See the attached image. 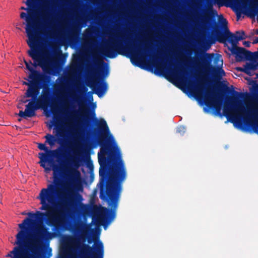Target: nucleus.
Instances as JSON below:
<instances>
[{"label": "nucleus", "mask_w": 258, "mask_h": 258, "mask_svg": "<svg viewBox=\"0 0 258 258\" xmlns=\"http://www.w3.org/2000/svg\"><path fill=\"white\" fill-rule=\"evenodd\" d=\"M69 245L60 255L61 258H103L104 246L103 243L96 241L91 237L88 238V242L90 244L82 243L79 237L69 236L68 238Z\"/></svg>", "instance_id": "obj_1"}, {"label": "nucleus", "mask_w": 258, "mask_h": 258, "mask_svg": "<svg viewBox=\"0 0 258 258\" xmlns=\"http://www.w3.org/2000/svg\"><path fill=\"white\" fill-rule=\"evenodd\" d=\"M21 214L23 215H28L29 217H26L22 223L18 225L21 230L16 235V240L15 242V244L18 246H15L13 250L6 255L7 257H11L13 254L14 255L13 258H24L27 254L30 253L24 252V247L27 243L29 228L35 223L36 214L25 212H22Z\"/></svg>", "instance_id": "obj_2"}, {"label": "nucleus", "mask_w": 258, "mask_h": 258, "mask_svg": "<svg viewBox=\"0 0 258 258\" xmlns=\"http://www.w3.org/2000/svg\"><path fill=\"white\" fill-rule=\"evenodd\" d=\"M99 126L103 130L102 136L108 138L113 145L115 155L112 152L111 158L113 162V169L116 178L118 180H122L125 177V171L123 161L121 159V156L120 150L116 145L115 140L110 134L106 122L103 119L99 120Z\"/></svg>", "instance_id": "obj_3"}, {"label": "nucleus", "mask_w": 258, "mask_h": 258, "mask_svg": "<svg viewBox=\"0 0 258 258\" xmlns=\"http://www.w3.org/2000/svg\"><path fill=\"white\" fill-rule=\"evenodd\" d=\"M41 2V0H26V2H24L27 8H25L22 7L21 9L25 10L26 13L22 12L20 14V17L26 21V26H36L40 20H45L50 16H47L43 17L38 14V9Z\"/></svg>", "instance_id": "obj_4"}, {"label": "nucleus", "mask_w": 258, "mask_h": 258, "mask_svg": "<svg viewBox=\"0 0 258 258\" xmlns=\"http://www.w3.org/2000/svg\"><path fill=\"white\" fill-rule=\"evenodd\" d=\"M63 212L84 213L91 215L96 226L102 225L105 229L114 219L116 211H62Z\"/></svg>", "instance_id": "obj_5"}, {"label": "nucleus", "mask_w": 258, "mask_h": 258, "mask_svg": "<svg viewBox=\"0 0 258 258\" xmlns=\"http://www.w3.org/2000/svg\"><path fill=\"white\" fill-rule=\"evenodd\" d=\"M47 233V230L44 226L37 227L28 246L31 253L27 254L24 258H38L42 244L46 239Z\"/></svg>", "instance_id": "obj_6"}, {"label": "nucleus", "mask_w": 258, "mask_h": 258, "mask_svg": "<svg viewBox=\"0 0 258 258\" xmlns=\"http://www.w3.org/2000/svg\"><path fill=\"white\" fill-rule=\"evenodd\" d=\"M56 195V187L52 184L42 189L38 197L42 205L40 210H55L57 204Z\"/></svg>", "instance_id": "obj_7"}, {"label": "nucleus", "mask_w": 258, "mask_h": 258, "mask_svg": "<svg viewBox=\"0 0 258 258\" xmlns=\"http://www.w3.org/2000/svg\"><path fill=\"white\" fill-rule=\"evenodd\" d=\"M26 33L28 37L27 43L31 48L29 51V55L34 60L35 66H41L42 57L35 49L38 42V37L35 31V26H26Z\"/></svg>", "instance_id": "obj_8"}, {"label": "nucleus", "mask_w": 258, "mask_h": 258, "mask_svg": "<svg viewBox=\"0 0 258 258\" xmlns=\"http://www.w3.org/2000/svg\"><path fill=\"white\" fill-rule=\"evenodd\" d=\"M47 212L46 223L50 226L59 225L62 220V213L78 214V213L67 212L60 211H45Z\"/></svg>", "instance_id": "obj_9"}, {"label": "nucleus", "mask_w": 258, "mask_h": 258, "mask_svg": "<svg viewBox=\"0 0 258 258\" xmlns=\"http://www.w3.org/2000/svg\"><path fill=\"white\" fill-rule=\"evenodd\" d=\"M38 102V100L37 101ZM40 108V106L38 104V102L34 105V103L32 101L30 102L26 106V108L24 111L20 110L19 113V115L21 117H31L34 115V111L36 109Z\"/></svg>", "instance_id": "obj_10"}, {"label": "nucleus", "mask_w": 258, "mask_h": 258, "mask_svg": "<svg viewBox=\"0 0 258 258\" xmlns=\"http://www.w3.org/2000/svg\"><path fill=\"white\" fill-rule=\"evenodd\" d=\"M229 49L231 52L235 55L236 59L237 61H241L245 58L249 53V52L245 49L241 47H238L236 45L228 46Z\"/></svg>", "instance_id": "obj_11"}, {"label": "nucleus", "mask_w": 258, "mask_h": 258, "mask_svg": "<svg viewBox=\"0 0 258 258\" xmlns=\"http://www.w3.org/2000/svg\"><path fill=\"white\" fill-rule=\"evenodd\" d=\"M244 33L243 32H237L235 34L228 33V40L226 44L228 46H235L238 43V41L244 39Z\"/></svg>", "instance_id": "obj_12"}, {"label": "nucleus", "mask_w": 258, "mask_h": 258, "mask_svg": "<svg viewBox=\"0 0 258 258\" xmlns=\"http://www.w3.org/2000/svg\"><path fill=\"white\" fill-rule=\"evenodd\" d=\"M38 93V89L37 88V87L32 86H30L26 93V96H24L21 100L22 103H20L18 104V107L19 108H22V103H26L28 101L27 99H26V97L35 98Z\"/></svg>", "instance_id": "obj_13"}, {"label": "nucleus", "mask_w": 258, "mask_h": 258, "mask_svg": "<svg viewBox=\"0 0 258 258\" xmlns=\"http://www.w3.org/2000/svg\"><path fill=\"white\" fill-rule=\"evenodd\" d=\"M257 69H258V63L256 61H251L247 63L243 68L238 69V70L249 75H252L254 71Z\"/></svg>", "instance_id": "obj_14"}, {"label": "nucleus", "mask_w": 258, "mask_h": 258, "mask_svg": "<svg viewBox=\"0 0 258 258\" xmlns=\"http://www.w3.org/2000/svg\"><path fill=\"white\" fill-rule=\"evenodd\" d=\"M39 158L40 159L39 162L40 165L44 168L46 172L50 171L51 167L47 155L46 154L41 153L39 154Z\"/></svg>", "instance_id": "obj_15"}, {"label": "nucleus", "mask_w": 258, "mask_h": 258, "mask_svg": "<svg viewBox=\"0 0 258 258\" xmlns=\"http://www.w3.org/2000/svg\"><path fill=\"white\" fill-rule=\"evenodd\" d=\"M74 174L76 180V188L78 191H82L83 188L82 185L81 173L79 171H75L74 173Z\"/></svg>", "instance_id": "obj_16"}, {"label": "nucleus", "mask_w": 258, "mask_h": 258, "mask_svg": "<svg viewBox=\"0 0 258 258\" xmlns=\"http://www.w3.org/2000/svg\"><path fill=\"white\" fill-rule=\"evenodd\" d=\"M168 80L177 86L180 85V80L174 72L167 75Z\"/></svg>", "instance_id": "obj_17"}, {"label": "nucleus", "mask_w": 258, "mask_h": 258, "mask_svg": "<svg viewBox=\"0 0 258 258\" xmlns=\"http://www.w3.org/2000/svg\"><path fill=\"white\" fill-rule=\"evenodd\" d=\"M93 225H95V222H93V219H92V221L90 223L85 224L84 225L83 227V231L86 233H88L89 232H92L94 230L92 228Z\"/></svg>", "instance_id": "obj_18"}, {"label": "nucleus", "mask_w": 258, "mask_h": 258, "mask_svg": "<svg viewBox=\"0 0 258 258\" xmlns=\"http://www.w3.org/2000/svg\"><path fill=\"white\" fill-rule=\"evenodd\" d=\"M46 142L50 146H53L56 142L57 139L54 136L47 135L45 136Z\"/></svg>", "instance_id": "obj_19"}, {"label": "nucleus", "mask_w": 258, "mask_h": 258, "mask_svg": "<svg viewBox=\"0 0 258 258\" xmlns=\"http://www.w3.org/2000/svg\"><path fill=\"white\" fill-rule=\"evenodd\" d=\"M25 64L26 66L27 69L30 72V74L29 75V78L30 79L33 78V76L34 75V67L35 65V63L33 64L32 63H29L26 61L24 60Z\"/></svg>", "instance_id": "obj_20"}, {"label": "nucleus", "mask_w": 258, "mask_h": 258, "mask_svg": "<svg viewBox=\"0 0 258 258\" xmlns=\"http://www.w3.org/2000/svg\"><path fill=\"white\" fill-rule=\"evenodd\" d=\"M214 62L219 67L222 66L223 65V59L221 55L216 54L214 58Z\"/></svg>", "instance_id": "obj_21"}, {"label": "nucleus", "mask_w": 258, "mask_h": 258, "mask_svg": "<svg viewBox=\"0 0 258 258\" xmlns=\"http://www.w3.org/2000/svg\"><path fill=\"white\" fill-rule=\"evenodd\" d=\"M227 108L225 107L224 109V115L227 116L228 120L232 122H235L236 121V117L227 113Z\"/></svg>", "instance_id": "obj_22"}, {"label": "nucleus", "mask_w": 258, "mask_h": 258, "mask_svg": "<svg viewBox=\"0 0 258 258\" xmlns=\"http://www.w3.org/2000/svg\"><path fill=\"white\" fill-rule=\"evenodd\" d=\"M38 148L41 150L46 152H48V149L44 144L39 143L38 144Z\"/></svg>", "instance_id": "obj_23"}, {"label": "nucleus", "mask_w": 258, "mask_h": 258, "mask_svg": "<svg viewBox=\"0 0 258 258\" xmlns=\"http://www.w3.org/2000/svg\"><path fill=\"white\" fill-rule=\"evenodd\" d=\"M243 44L246 47H249L250 45V42L249 41H244L243 42Z\"/></svg>", "instance_id": "obj_24"}, {"label": "nucleus", "mask_w": 258, "mask_h": 258, "mask_svg": "<svg viewBox=\"0 0 258 258\" xmlns=\"http://www.w3.org/2000/svg\"><path fill=\"white\" fill-rule=\"evenodd\" d=\"M223 24H226L227 23L226 20H225V19L223 20Z\"/></svg>", "instance_id": "obj_25"}, {"label": "nucleus", "mask_w": 258, "mask_h": 258, "mask_svg": "<svg viewBox=\"0 0 258 258\" xmlns=\"http://www.w3.org/2000/svg\"><path fill=\"white\" fill-rule=\"evenodd\" d=\"M101 152L102 153H104V149H103V148H101Z\"/></svg>", "instance_id": "obj_26"}, {"label": "nucleus", "mask_w": 258, "mask_h": 258, "mask_svg": "<svg viewBox=\"0 0 258 258\" xmlns=\"http://www.w3.org/2000/svg\"><path fill=\"white\" fill-rule=\"evenodd\" d=\"M220 73H222V74H224V71H223V70H220Z\"/></svg>", "instance_id": "obj_27"}, {"label": "nucleus", "mask_w": 258, "mask_h": 258, "mask_svg": "<svg viewBox=\"0 0 258 258\" xmlns=\"http://www.w3.org/2000/svg\"><path fill=\"white\" fill-rule=\"evenodd\" d=\"M98 156H99V160H100V154H98Z\"/></svg>", "instance_id": "obj_28"}, {"label": "nucleus", "mask_w": 258, "mask_h": 258, "mask_svg": "<svg viewBox=\"0 0 258 258\" xmlns=\"http://www.w3.org/2000/svg\"><path fill=\"white\" fill-rule=\"evenodd\" d=\"M105 55L107 56H110L109 55L107 54L106 53H104Z\"/></svg>", "instance_id": "obj_29"}, {"label": "nucleus", "mask_w": 258, "mask_h": 258, "mask_svg": "<svg viewBox=\"0 0 258 258\" xmlns=\"http://www.w3.org/2000/svg\"><path fill=\"white\" fill-rule=\"evenodd\" d=\"M101 210H106V208H104H104H103V209H102Z\"/></svg>", "instance_id": "obj_30"}]
</instances>
